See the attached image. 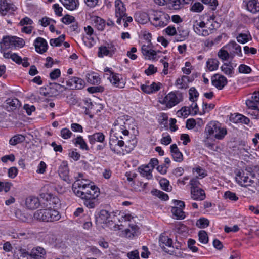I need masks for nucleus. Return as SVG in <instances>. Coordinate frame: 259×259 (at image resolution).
Here are the masks:
<instances>
[{"instance_id":"7c9ffc66","label":"nucleus","mask_w":259,"mask_h":259,"mask_svg":"<svg viewBox=\"0 0 259 259\" xmlns=\"http://www.w3.org/2000/svg\"><path fill=\"white\" fill-rule=\"evenodd\" d=\"M124 142L122 140H119L118 137L116 139H112L110 140L109 143L110 148L114 153L119 154L120 151L116 148V146L117 145L120 147L123 146Z\"/></svg>"},{"instance_id":"c85d7f7f","label":"nucleus","mask_w":259,"mask_h":259,"mask_svg":"<svg viewBox=\"0 0 259 259\" xmlns=\"http://www.w3.org/2000/svg\"><path fill=\"white\" fill-rule=\"evenodd\" d=\"M88 139L91 144H94L96 142L103 143L105 141V135L101 132L96 133L88 136Z\"/></svg>"},{"instance_id":"6e6552de","label":"nucleus","mask_w":259,"mask_h":259,"mask_svg":"<svg viewBox=\"0 0 259 259\" xmlns=\"http://www.w3.org/2000/svg\"><path fill=\"white\" fill-rule=\"evenodd\" d=\"M168 233L167 232H164V233L160 234L159 237V244L164 251L172 254V253L170 252L169 251H168L166 249V246L171 247H172L173 244L172 239L171 238V234H170L168 235Z\"/></svg>"},{"instance_id":"f257e3e1","label":"nucleus","mask_w":259,"mask_h":259,"mask_svg":"<svg viewBox=\"0 0 259 259\" xmlns=\"http://www.w3.org/2000/svg\"><path fill=\"white\" fill-rule=\"evenodd\" d=\"M87 180H76L72 185L74 193L83 201L84 205L88 208H94L98 204V197L99 189L94 185L87 183Z\"/></svg>"},{"instance_id":"bf43d9fd","label":"nucleus","mask_w":259,"mask_h":259,"mask_svg":"<svg viewBox=\"0 0 259 259\" xmlns=\"http://www.w3.org/2000/svg\"><path fill=\"white\" fill-rule=\"evenodd\" d=\"M203 6L201 3L195 2L192 5L191 10L195 12H200L203 10Z\"/></svg>"},{"instance_id":"774afa93","label":"nucleus","mask_w":259,"mask_h":259,"mask_svg":"<svg viewBox=\"0 0 259 259\" xmlns=\"http://www.w3.org/2000/svg\"><path fill=\"white\" fill-rule=\"evenodd\" d=\"M61 74L60 70L59 69H55L50 73V77L51 79L55 80L58 78Z\"/></svg>"},{"instance_id":"9b49d317","label":"nucleus","mask_w":259,"mask_h":259,"mask_svg":"<svg viewBox=\"0 0 259 259\" xmlns=\"http://www.w3.org/2000/svg\"><path fill=\"white\" fill-rule=\"evenodd\" d=\"M116 48L112 44H107L106 46H101L99 48L98 55L102 58L105 56L112 57L116 51Z\"/></svg>"},{"instance_id":"ddd939ff","label":"nucleus","mask_w":259,"mask_h":259,"mask_svg":"<svg viewBox=\"0 0 259 259\" xmlns=\"http://www.w3.org/2000/svg\"><path fill=\"white\" fill-rule=\"evenodd\" d=\"M211 82L213 86L219 90H222L227 84V79L223 75L215 74L211 77Z\"/></svg>"},{"instance_id":"f3484780","label":"nucleus","mask_w":259,"mask_h":259,"mask_svg":"<svg viewBox=\"0 0 259 259\" xmlns=\"http://www.w3.org/2000/svg\"><path fill=\"white\" fill-rule=\"evenodd\" d=\"M34 46L37 52L42 54L47 51L48 44L45 39L41 37H38L34 41Z\"/></svg>"},{"instance_id":"2eb2a0df","label":"nucleus","mask_w":259,"mask_h":259,"mask_svg":"<svg viewBox=\"0 0 259 259\" xmlns=\"http://www.w3.org/2000/svg\"><path fill=\"white\" fill-rule=\"evenodd\" d=\"M125 118L124 116L118 117L114 122V126L116 130L121 131L124 136H127L129 132L126 129V125H128L125 122Z\"/></svg>"},{"instance_id":"13d9d810","label":"nucleus","mask_w":259,"mask_h":259,"mask_svg":"<svg viewBox=\"0 0 259 259\" xmlns=\"http://www.w3.org/2000/svg\"><path fill=\"white\" fill-rule=\"evenodd\" d=\"M218 56L219 58L223 61H225L229 59L230 55L227 51L221 49L219 51Z\"/></svg>"},{"instance_id":"de8ad7c7","label":"nucleus","mask_w":259,"mask_h":259,"mask_svg":"<svg viewBox=\"0 0 259 259\" xmlns=\"http://www.w3.org/2000/svg\"><path fill=\"white\" fill-rule=\"evenodd\" d=\"M192 171L193 172H196L198 174V176H196L195 177L200 179L204 178L207 176L206 171L200 166L193 168Z\"/></svg>"},{"instance_id":"c756f323","label":"nucleus","mask_w":259,"mask_h":259,"mask_svg":"<svg viewBox=\"0 0 259 259\" xmlns=\"http://www.w3.org/2000/svg\"><path fill=\"white\" fill-rule=\"evenodd\" d=\"M191 198L195 200L202 201L205 198V193L202 189L190 190Z\"/></svg>"},{"instance_id":"dca6fc26","label":"nucleus","mask_w":259,"mask_h":259,"mask_svg":"<svg viewBox=\"0 0 259 259\" xmlns=\"http://www.w3.org/2000/svg\"><path fill=\"white\" fill-rule=\"evenodd\" d=\"M189 30L185 27L180 26L177 28V32L175 39L177 41H182L187 39L189 35Z\"/></svg>"},{"instance_id":"9d476101","label":"nucleus","mask_w":259,"mask_h":259,"mask_svg":"<svg viewBox=\"0 0 259 259\" xmlns=\"http://www.w3.org/2000/svg\"><path fill=\"white\" fill-rule=\"evenodd\" d=\"M42 198H45L48 204H46V207L52 209H57L61 206V201L60 199L56 196L49 194H41L40 195Z\"/></svg>"},{"instance_id":"864d4df0","label":"nucleus","mask_w":259,"mask_h":259,"mask_svg":"<svg viewBox=\"0 0 259 259\" xmlns=\"http://www.w3.org/2000/svg\"><path fill=\"white\" fill-rule=\"evenodd\" d=\"M249 36L251 37L249 34L240 33L237 36V41L239 43L244 44L249 41Z\"/></svg>"},{"instance_id":"4c0bfd02","label":"nucleus","mask_w":259,"mask_h":259,"mask_svg":"<svg viewBox=\"0 0 259 259\" xmlns=\"http://www.w3.org/2000/svg\"><path fill=\"white\" fill-rule=\"evenodd\" d=\"M3 56L6 59H11L13 61L16 63L20 64L22 62V59L21 57L18 56L16 53H10V52L4 53Z\"/></svg>"},{"instance_id":"c03bdc74","label":"nucleus","mask_w":259,"mask_h":259,"mask_svg":"<svg viewBox=\"0 0 259 259\" xmlns=\"http://www.w3.org/2000/svg\"><path fill=\"white\" fill-rule=\"evenodd\" d=\"M246 104L248 107V108L254 109L255 111H253V113L255 114V116L256 117L257 112L255 111L258 109L259 104L256 103V101H253L251 99H248L246 101Z\"/></svg>"},{"instance_id":"8fccbe9b","label":"nucleus","mask_w":259,"mask_h":259,"mask_svg":"<svg viewBox=\"0 0 259 259\" xmlns=\"http://www.w3.org/2000/svg\"><path fill=\"white\" fill-rule=\"evenodd\" d=\"M159 183L162 189L166 191H170L171 190V187L169 186V181L166 179H161Z\"/></svg>"},{"instance_id":"680f3d73","label":"nucleus","mask_w":259,"mask_h":259,"mask_svg":"<svg viewBox=\"0 0 259 259\" xmlns=\"http://www.w3.org/2000/svg\"><path fill=\"white\" fill-rule=\"evenodd\" d=\"M72 134L71 132L67 128H63L61 131V136L64 139L70 138Z\"/></svg>"},{"instance_id":"72a5a7b5","label":"nucleus","mask_w":259,"mask_h":259,"mask_svg":"<svg viewBox=\"0 0 259 259\" xmlns=\"http://www.w3.org/2000/svg\"><path fill=\"white\" fill-rule=\"evenodd\" d=\"M150 18V13L149 14H147L146 13H137L135 16V20L138 23L141 24H145L146 23Z\"/></svg>"},{"instance_id":"4468645a","label":"nucleus","mask_w":259,"mask_h":259,"mask_svg":"<svg viewBox=\"0 0 259 259\" xmlns=\"http://www.w3.org/2000/svg\"><path fill=\"white\" fill-rule=\"evenodd\" d=\"M109 78L112 84L116 88H123L125 85V81L119 74L111 72V76Z\"/></svg>"},{"instance_id":"e2e57ef3","label":"nucleus","mask_w":259,"mask_h":259,"mask_svg":"<svg viewBox=\"0 0 259 259\" xmlns=\"http://www.w3.org/2000/svg\"><path fill=\"white\" fill-rule=\"evenodd\" d=\"M75 18L73 16L66 15L62 18V22L65 24H69L74 22Z\"/></svg>"},{"instance_id":"cd10ccee","label":"nucleus","mask_w":259,"mask_h":259,"mask_svg":"<svg viewBox=\"0 0 259 259\" xmlns=\"http://www.w3.org/2000/svg\"><path fill=\"white\" fill-rule=\"evenodd\" d=\"M230 120L234 123H243L245 124H248L250 121L248 118L240 114H231Z\"/></svg>"},{"instance_id":"f03ea898","label":"nucleus","mask_w":259,"mask_h":259,"mask_svg":"<svg viewBox=\"0 0 259 259\" xmlns=\"http://www.w3.org/2000/svg\"><path fill=\"white\" fill-rule=\"evenodd\" d=\"M33 216L35 219L46 222L56 221L60 218V215L58 211L48 207L47 209L37 210L34 212Z\"/></svg>"},{"instance_id":"09e8293b","label":"nucleus","mask_w":259,"mask_h":259,"mask_svg":"<svg viewBox=\"0 0 259 259\" xmlns=\"http://www.w3.org/2000/svg\"><path fill=\"white\" fill-rule=\"evenodd\" d=\"M199 241L202 244H207L208 242V237L205 231H200L198 233Z\"/></svg>"},{"instance_id":"5701e85b","label":"nucleus","mask_w":259,"mask_h":259,"mask_svg":"<svg viewBox=\"0 0 259 259\" xmlns=\"http://www.w3.org/2000/svg\"><path fill=\"white\" fill-rule=\"evenodd\" d=\"M170 152L172 158L175 161L181 162L183 161V154L179 151L176 144H174L170 146Z\"/></svg>"},{"instance_id":"473e14b6","label":"nucleus","mask_w":259,"mask_h":259,"mask_svg":"<svg viewBox=\"0 0 259 259\" xmlns=\"http://www.w3.org/2000/svg\"><path fill=\"white\" fill-rule=\"evenodd\" d=\"M6 108L8 111L14 110L20 106V102L16 98H9L6 101Z\"/></svg>"},{"instance_id":"4d7b16f0","label":"nucleus","mask_w":259,"mask_h":259,"mask_svg":"<svg viewBox=\"0 0 259 259\" xmlns=\"http://www.w3.org/2000/svg\"><path fill=\"white\" fill-rule=\"evenodd\" d=\"M198 178L194 177L190 180V185H191V190H196L201 189L199 186L200 183L198 181Z\"/></svg>"},{"instance_id":"f704fd0d","label":"nucleus","mask_w":259,"mask_h":259,"mask_svg":"<svg viewBox=\"0 0 259 259\" xmlns=\"http://www.w3.org/2000/svg\"><path fill=\"white\" fill-rule=\"evenodd\" d=\"M183 209L178 206H174L171 208V212L175 218L177 220H182L185 218V212Z\"/></svg>"},{"instance_id":"39448f33","label":"nucleus","mask_w":259,"mask_h":259,"mask_svg":"<svg viewBox=\"0 0 259 259\" xmlns=\"http://www.w3.org/2000/svg\"><path fill=\"white\" fill-rule=\"evenodd\" d=\"M254 176L248 171H239L236 175V180L241 186L247 187L254 183Z\"/></svg>"},{"instance_id":"0eeeda50","label":"nucleus","mask_w":259,"mask_h":259,"mask_svg":"<svg viewBox=\"0 0 259 259\" xmlns=\"http://www.w3.org/2000/svg\"><path fill=\"white\" fill-rule=\"evenodd\" d=\"M110 214L106 210L102 209L100 211L98 217L95 219L96 224L100 227H103L104 225L113 226L115 227L113 222L110 220Z\"/></svg>"},{"instance_id":"6ab92c4d","label":"nucleus","mask_w":259,"mask_h":259,"mask_svg":"<svg viewBox=\"0 0 259 259\" xmlns=\"http://www.w3.org/2000/svg\"><path fill=\"white\" fill-rule=\"evenodd\" d=\"M66 84L72 88L81 89L84 85V81L80 78L73 77L66 81Z\"/></svg>"},{"instance_id":"338daca9","label":"nucleus","mask_w":259,"mask_h":259,"mask_svg":"<svg viewBox=\"0 0 259 259\" xmlns=\"http://www.w3.org/2000/svg\"><path fill=\"white\" fill-rule=\"evenodd\" d=\"M165 31L167 35L169 36L175 35L176 36L177 29H176L175 27L169 26L165 29Z\"/></svg>"},{"instance_id":"2f4dec72","label":"nucleus","mask_w":259,"mask_h":259,"mask_svg":"<svg viewBox=\"0 0 259 259\" xmlns=\"http://www.w3.org/2000/svg\"><path fill=\"white\" fill-rule=\"evenodd\" d=\"M64 7L70 11L75 10L79 5L78 0H60Z\"/></svg>"},{"instance_id":"052dcab7","label":"nucleus","mask_w":259,"mask_h":259,"mask_svg":"<svg viewBox=\"0 0 259 259\" xmlns=\"http://www.w3.org/2000/svg\"><path fill=\"white\" fill-rule=\"evenodd\" d=\"M197 227H207L209 225V220L205 218H201L196 223Z\"/></svg>"},{"instance_id":"7ed1b4c3","label":"nucleus","mask_w":259,"mask_h":259,"mask_svg":"<svg viewBox=\"0 0 259 259\" xmlns=\"http://www.w3.org/2000/svg\"><path fill=\"white\" fill-rule=\"evenodd\" d=\"M205 132L208 135H214L218 140H222L227 133L226 128L222 127L219 122L211 121L205 127Z\"/></svg>"},{"instance_id":"423d86ee","label":"nucleus","mask_w":259,"mask_h":259,"mask_svg":"<svg viewBox=\"0 0 259 259\" xmlns=\"http://www.w3.org/2000/svg\"><path fill=\"white\" fill-rule=\"evenodd\" d=\"M182 100L181 95H176L174 92L168 93L165 97L160 100V103L165 104L166 107L170 108L177 105Z\"/></svg>"},{"instance_id":"393cba45","label":"nucleus","mask_w":259,"mask_h":259,"mask_svg":"<svg viewBox=\"0 0 259 259\" xmlns=\"http://www.w3.org/2000/svg\"><path fill=\"white\" fill-rule=\"evenodd\" d=\"M39 199L35 197L30 196L26 198L25 205L28 209H35L39 205Z\"/></svg>"},{"instance_id":"49530a36","label":"nucleus","mask_w":259,"mask_h":259,"mask_svg":"<svg viewBox=\"0 0 259 259\" xmlns=\"http://www.w3.org/2000/svg\"><path fill=\"white\" fill-rule=\"evenodd\" d=\"M65 39V35L62 34L59 37L55 39H51L50 40V44L51 46L53 47H58L61 46L62 43Z\"/></svg>"},{"instance_id":"e433bc0d","label":"nucleus","mask_w":259,"mask_h":259,"mask_svg":"<svg viewBox=\"0 0 259 259\" xmlns=\"http://www.w3.org/2000/svg\"><path fill=\"white\" fill-rule=\"evenodd\" d=\"M219 62L216 59H209L206 62V67L210 71L216 70L219 67Z\"/></svg>"},{"instance_id":"a18cd8bd","label":"nucleus","mask_w":259,"mask_h":259,"mask_svg":"<svg viewBox=\"0 0 259 259\" xmlns=\"http://www.w3.org/2000/svg\"><path fill=\"white\" fill-rule=\"evenodd\" d=\"M185 3V0H170L169 7L175 10L180 9L181 6Z\"/></svg>"},{"instance_id":"603ef678","label":"nucleus","mask_w":259,"mask_h":259,"mask_svg":"<svg viewBox=\"0 0 259 259\" xmlns=\"http://www.w3.org/2000/svg\"><path fill=\"white\" fill-rule=\"evenodd\" d=\"M189 94L190 96L189 100L192 102H195L199 96L198 92L194 87H192L189 89Z\"/></svg>"},{"instance_id":"c9c22d12","label":"nucleus","mask_w":259,"mask_h":259,"mask_svg":"<svg viewBox=\"0 0 259 259\" xmlns=\"http://www.w3.org/2000/svg\"><path fill=\"white\" fill-rule=\"evenodd\" d=\"M139 172L140 174L144 177H146L148 179H151L152 178V169L146 165L145 166H142L139 168Z\"/></svg>"},{"instance_id":"a878e982","label":"nucleus","mask_w":259,"mask_h":259,"mask_svg":"<svg viewBox=\"0 0 259 259\" xmlns=\"http://www.w3.org/2000/svg\"><path fill=\"white\" fill-rule=\"evenodd\" d=\"M246 4L247 9L252 13L259 12V3L257 0H246L244 1Z\"/></svg>"},{"instance_id":"37998d69","label":"nucleus","mask_w":259,"mask_h":259,"mask_svg":"<svg viewBox=\"0 0 259 259\" xmlns=\"http://www.w3.org/2000/svg\"><path fill=\"white\" fill-rule=\"evenodd\" d=\"M87 79L88 82L93 84H99L101 82L99 76L94 74H88Z\"/></svg>"},{"instance_id":"4be33fe9","label":"nucleus","mask_w":259,"mask_h":259,"mask_svg":"<svg viewBox=\"0 0 259 259\" xmlns=\"http://www.w3.org/2000/svg\"><path fill=\"white\" fill-rule=\"evenodd\" d=\"M46 253V251L42 247L37 246L32 249L30 255L34 259H44Z\"/></svg>"},{"instance_id":"b1692460","label":"nucleus","mask_w":259,"mask_h":259,"mask_svg":"<svg viewBox=\"0 0 259 259\" xmlns=\"http://www.w3.org/2000/svg\"><path fill=\"white\" fill-rule=\"evenodd\" d=\"M58 172L60 177L64 181H67L69 176V169L66 161H63L59 166Z\"/></svg>"},{"instance_id":"0e129e2a","label":"nucleus","mask_w":259,"mask_h":259,"mask_svg":"<svg viewBox=\"0 0 259 259\" xmlns=\"http://www.w3.org/2000/svg\"><path fill=\"white\" fill-rule=\"evenodd\" d=\"M238 70L241 73L248 74L251 72V69L245 64H241L239 66Z\"/></svg>"},{"instance_id":"412c9836","label":"nucleus","mask_w":259,"mask_h":259,"mask_svg":"<svg viewBox=\"0 0 259 259\" xmlns=\"http://www.w3.org/2000/svg\"><path fill=\"white\" fill-rule=\"evenodd\" d=\"M226 47L233 55L236 54L240 57L242 56L241 46L235 41H231Z\"/></svg>"},{"instance_id":"1a4fd4ad","label":"nucleus","mask_w":259,"mask_h":259,"mask_svg":"<svg viewBox=\"0 0 259 259\" xmlns=\"http://www.w3.org/2000/svg\"><path fill=\"white\" fill-rule=\"evenodd\" d=\"M115 13L117 18V23L121 24L122 18L125 17L126 8L121 0H116L115 2Z\"/></svg>"},{"instance_id":"ea45409f","label":"nucleus","mask_w":259,"mask_h":259,"mask_svg":"<svg viewBox=\"0 0 259 259\" xmlns=\"http://www.w3.org/2000/svg\"><path fill=\"white\" fill-rule=\"evenodd\" d=\"M74 144L77 146L79 145V148L82 150H89V148L86 142L81 136H78L74 139Z\"/></svg>"},{"instance_id":"bb28decb","label":"nucleus","mask_w":259,"mask_h":259,"mask_svg":"<svg viewBox=\"0 0 259 259\" xmlns=\"http://www.w3.org/2000/svg\"><path fill=\"white\" fill-rule=\"evenodd\" d=\"M13 47L12 37L10 36H6L4 37L2 41L1 42L0 51L4 54L6 53V50Z\"/></svg>"},{"instance_id":"20e7f679","label":"nucleus","mask_w":259,"mask_h":259,"mask_svg":"<svg viewBox=\"0 0 259 259\" xmlns=\"http://www.w3.org/2000/svg\"><path fill=\"white\" fill-rule=\"evenodd\" d=\"M150 18L153 20V24L155 27H163L168 24L170 16L164 12L152 10L150 11Z\"/></svg>"},{"instance_id":"5fc2aeb1","label":"nucleus","mask_w":259,"mask_h":259,"mask_svg":"<svg viewBox=\"0 0 259 259\" xmlns=\"http://www.w3.org/2000/svg\"><path fill=\"white\" fill-rule=\"evenodd\" d=\"M152 194L163 200L168 199V196L163 192L155 189L152 191Z\"/></svg>"},{"instance_id":"3c124183","label":"nucleus","mask_w":259,"mask_h":259,"mask_svg":"<svg viewBox=\"0 0 259 259\" xmlns=\"http://www.w3.org/2000/svg\"><path fill=\"white\" fill-rule=\"evenodd\" d=\"M13 47H23L25 45L24 40L20 38L12 36Z\"/></svg>"},{"instance_id":"6e6d98bb","label":"nucleus","mask_w":259,"mask_h":259,"mask_svg":"<svg viewBox=\"0 0 259 259\" xmlns=\"http://www.w3.org/2000/svg\"><path fill=\"white\" fill-rule=\"evenodd\" d=\"M224 197L225 199H228L233 201H236L238 200V197L236 196V194L230 191L225 192Z\"/></svg>"},{"instance_id":"a19ab883","label":"nucleus","mask_w":259,"mask_h":259,"mask_svg":"<svg viewBox=\"0 0 259 259\" xmlns=\"http://www.w3.org/2000/svg\"><path fill=\"white\" fill-rule=\"evenodd\" d=\"M221 68L226 75L232 76L234 73V68L230 63L223 64Z\"/></svg>"},{"instance_id":"69168bd1","label":"nucleus","mask_w":259,"mask_h":259,"mask_svg":"<svg viewBox=\"0 0 259 259\" xmlns=\"http://www.w3.org/2000/svg\"><path fill=\"white\" fill-rule=\"evenodd\" d=\"M196 241L195 240L192 239H189L188 241V248L192 250L193 252H196L198 250L197 247L194 246L195 244Z\"/></svg>"},{"instance_id":"a211bd4d","label":"nucleus","mask_w":259,"mask_h":259,"mask_svg":"<svg viewBox=\"0 0 259 259\" xmlns=\"http://www.w3.org/2000/svg\"><path fill=\"white\" fill-rule=\"evenodd\" d=\"M206 20L205 21H202L200 22H198L196 21L194 24V29L198 28V29H204L205 28H207L210 24V23L212 22H215L214 18L215 17L213 15L212 16H206Z\"/></svg>"},{"instance_id":"aec40b11","label":"nucleus","mask_w":259,"mask_h":259,"mask_svg":"<svg viewBox=\"0 0 259 259\" xmlns=\"http://www.w3.org/2000/svg\"><path fill=\"white\" fill-rule=\"evenodd\" d=\"M216 24H218V23L215 21V22L210 23V25L207 28H205L202 29L194 28V31L199 35L207 36L213 32L216 27Z\"/></svg>"},{"instance_id":"f8f14e48","label":"nucleus","mask_w":259,"mask_h":259,"mask_svg":"<svg viewBox=\"0 0 259 259\" xmlns=\"http://www.w3.org/2000/svg\"><path fill=\"white\" fill-rule=\"evenodd\" d=\"M17 7L7 0H0V14L5 16L8 13H11L16 11Z\"/></svg>"},{"instance_id":"79ce46f5","label":"nucleus","mask_w":259,"mask_h":259,"mask_svg":"<svg viewBox=\"0 0 259 259\" xmlns=\"http://www.w3.org/2000/svg\"><path fill=\"white\" fill-rule=\"evenodd\" d=\"M137 228H126L124 231L119 232V236L121 237L131 238L134 237L136 233Z\"/></svg>"},{"instance_id":"58836bf2","label":"nucleus","mask_w":259,"mask_h":259,"mask_svg":"<svg viewBox=\"0 0 259 259\" xmlns=\"http://www.w3.org/2000/svg\"><path fill=\"white\" fill-rule=\"evenodd\" d=\"M25 140V137L23 135L20 134L16 135L10 139L9 144L11 145L15 146L23 142Z\"/></svg>"}]
</instances>
